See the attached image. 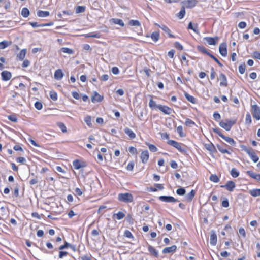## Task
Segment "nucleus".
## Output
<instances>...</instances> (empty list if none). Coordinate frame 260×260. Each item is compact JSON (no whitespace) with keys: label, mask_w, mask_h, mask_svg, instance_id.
Returning <instances> with one entry per match:
<instances>
[{"label":"nucleus","mask_w":260,"mask_h":260,"mask_svg":"<svg viewBox=\"0 0 260 260\" xmlns=\"http://www.w3.org/2000/svg\"><path fill=\"white\" fill-rule=\"evenodd\" d=\"M113 216H116V218L118 220H120L124 217L125 214L123 212L119 211L117 214H114Z\"/></svg>","instance_id":"nucleus-41"},{"label":"nucleus","mask_w":260,"mask_h":260,"mask_svg":"<svg viewBox=\"0 0 260 260\" xmlns=\"http://www.w3.org/2000/svg\"><path fill=\"white\" fill-rule=\"evenodd\" d=\"M222 206L225 208H227L229 206V203L228 199L226 198L223 201H222Z\"/></svg>","instance_id":"nucleus-62"},{"label":"nucleus","mask_w":260,"mask_h":260,"mask_svg":"<svg viewBox=\"0 0 260 260\" xmlns=\"http://www.w3.org/2000/svg\"><path fill=\"white\" fill-rule=\"evenodd\" d=\"M134 167V162L133 161L129 162L127 167L126 169L128 171H132Z\"/></svg>","instance_id":"nucleus-57"},{"label":"nucleus","mask_w":260,"mask_h":260,"mask_svg":"<svg viewBox=\"0 0 260 260\" xmlns=\"http://www.w3.org/2000/svg\"><path fill=\"white\" fill-rule=\"evenodd\" d=\"M84 121L86 122L87 125L90 127L92 126L91 117L90 116H87L84 118Z\"/></svg>","instance_id":"nucleus-43"},{"label":"nucleus","mask_w":260,"mask_h":260,"mask_svg":"<svg viewBox=\"0 0 260 260\" xmlns=\"http://www.w3.org/2000/svg\"><path fill=\"white\" fill-rule=\"evenodd\" d=\"M68 247H72V245L71 244L68 243L67 242H65L64 244L63 245L60 246L59 247V250H63L65 248H67Z\"/></svg>","instance_id":"nucleus-55"},{"label":"nucleus","mask_w":260,"mask_h":260,"mask_svg":"<svg viewBox=\"0 0 260 260\" xmlns=\"http://www.w3.org/2000/svg\"><path fill=\"white\" fill-rule=\"evenodd\" d=\"M149 106L151 109H153L156 108L158 109V105H157L156 102L153 101L152 99H151L149 102Z\"/></svg>","instance_id":"nucleus-35"},{"label":"nucleus","mask_w":260,"mask_h":260,"mask_svg":"<svg viewBox=\"0 0 260 260\" xmlns=\"http://www.w3.org/2000/svg\"><path fill=\"white\" fill-rule=\"evenodd\" d=\"M140 157L143 164L146 163L149 157L148 151L147 150L143 151L141 154Z\"/></svg>","instance_id":"nucleus-15"},{"label":"nucleus","mask_w":260,"mask_h":260,"mask_svg":"<svg viewBox=\"0 0 260 260\" xmlns=\"http://www.w3.org/2000/svg\"><path fill=\"white\" fill-rule=\"evenodd\" d=\"M156 25H157L165 32L167 33L170 37H171V38H175V36L171 34L170 29L167 26H166L165 25H159L157 24H156Z\"/></svg>","instance_id":"nucleus-20"},{"label":"nucleus","mask_w":260,"mask_h":260,"mask_svg":"<svg viewBox=\"0 0 260 260\" xmlns=\"http://www.w3.org/2000/svg\"><path fill=\"white\" fill-rule=\"evenodd\" d=\"M168 144L169 145L175 147V148H176L180 152H185V149L183 147H182L181 146L180 144L177 141H175L174 140H169L168 141Z\"/></svg>","instance_id":"nucleus-5"},{"label":"nucleus","mask_w":260,"mask_h":260,"mask_svg":"<svg viewBox=\"0 0 260 260\" xmlns=\"http://www.w3.org/2000/svg\"><path fill=\"white\" fill-rule=\"evenodd\" d=\"M174 46L176 48L180 50H182L183 49L182 45L178 42H176L175 43Z\"/></svg>","instance_id":"nucleus-61"},{"label":"nucleus","mask_w":260,"mask_h":260,"mask_svg":"<svg viewBox=\"0 0 260 260\" xmlns=\"http://www.w3.org/2000/svg\"><path fill=\"white\" fill-rule=\"evenodd\" d=\"M30 12L27 8H23L21 11V15L23 17L27 18L29 15Z\"/></svg>","instance_id":"nucleus-32"},{"label":"nucleus","mask_w":260,"mask_h":260,"mask_svg":"<svg viewBox=\"0 0 260 260\" xmlns=\"http://www.w3.org/2000/svg\"><path fill=\"white\" fill-rule=\"evenodd\" d=\"M177 247L176 245H172L170 247H165L162 250V253L164 254L173 253L176 251Z\"/></svg>","instance_id":"nucleus-14"},{"label":"nucleus","mask_w":260,"mask_h":260,"mask_svg":"<svg viewBox=\"0 0 260 260\" xmlns=\"http://www.w3.org/2000/svg\"><path fill=\"white\" fill-rule=\"evenodd\" d=\"M103 99V96L100 95L96 92H94V95L91 97V101L93 103L100 102Z\"/></svg>","instance_id":"nucleus-16"},{"label":"nucleus","mask_w":260,"mask_h":260,"mask_svg":"<svg viewBox=\"0 0 260 260\" xmlns=\"http://www.w3.org/2000/svg\"><path fill=\"white\" fill-rule=\"evenodd\" d=\"M73 165L75 169H79L85 166L84 163L81 162L79 160L76 159L73 161Z\"/></svg>","instance_id":"nucleus-22"},{"label":"nucleus","mask_w":260,"mask_h":260,"mask_svg":"<svg viewBox=\"0 0 260 260\" xmlns=\"http://www.w3.org/2000/svg\"><path fill=\"white\" fill-rule=\"evenodd\" d=\"M219 51L221 56L224 57L226 56L228 54V51L226 43L223 42L220 44L219 47Z\"/></svg>","instance_id":"nucleus-9"},{"label":"nucleus","mask_w":260,"mask_h":260,"mask_svg":"<svg viewBox=\"0 0 260 260\" xmlns=\"http://www.w3.org/2000/svg\"><path fill=\"white\" fill-rule=\"evenodd\" d=\"M124 235L126 237L129 238H133L134 237L133 235L132 234L131 232L128 230H125L124 233Z\"/></svg>","instance_id":"nucleus-58"},{"label":"nucleus","mask_w":260,"mask_h":260,"mask_svg":"<svg viewBox=\"0 0 260 260\" xmlns=\"http://www.w3.org/2000/svg\"><path fill=\"white\" fill-rule=\"evenodd\" d=\"M246 173L251 178L260 181V174H255L252 171H248Z\"/></svg>","instance_id":"nucleus-19"},{"label":"nucleus","mask_w":260,"mask_h":260,"mask_svg":"<svg viewBox=\"0 0 260 260\" xmlns=\"http://www.w3.org/2000/svg\"><path fill=\"white\" fill-rule=\"evenodd\" d=\"M159 199L161 201L167 203L176 202L178 201L177 199L174 198L173 197L167 196H161L159 197Z\"/></svg>","instance_id":"nucleus-7"},{"label":"nucleus","mask_w":260,"mask_h":260,"mask_svg":"<svg viewBox=\"0 0 260 260\" xmlns=\"http://www.w3.org/2000/svg\"><path fill=\"white\" fill-rule=\"evenodd\" d=\"M242 150L246 152V153L249 156L252 160L256 162L259 160L258 156L255 154L254 150L251 147H247L245 145H242L240 146Z\"/></svg>","instance_id":"nucleus-1"},{"label":"nucleus","mask_w":260,"mask_h":260,"mask_svg":"<svg viewBox=\"0 0 260 260\" xmlns=\"http://www.w3.org/2000/svg\"><path fill=\"white\" fill-rule=\"evenodd\" d=\"M124 131L131 139H133L136 137V134L130 128L126 127L124 128Z\"/></svg>","instance_id":"nucleus-18"},{"label":"nucleus","mask_w":260,"mask_h":260,"mask_svg":"<svg viewBox=\"0 0 260 260\" xmlns=\"http://www.w3.org/2000/svg\"><path fill=\"white\" fill-rule=\"evenodd\" d=\"M231 175L234 178H236L239 176V172L235 168H232L231 171Z\"/></svg>","instance_id":"nucleus-39"},{"label":"nucleus","mask_w":260,"mask_h":260,"mask_svg":"<svg viewBox=\"0 0 260 260\" xmlns=\"http://www.w3.org/2000/svg\"><path fill=\"white\" fill-rule=\"evenodd\" d=\"M236 122V119L226 120V122L221 121L219 123V125L224 129L229 131L231 129L232 126Z\"/></svg>","instance_id":"nucleus-3"},{"label":"nucleus","mask_w":260,"mask_h":260,"mask_svg":"<svg viewBox=\"0 0 260 260\" xmlns=\"http://www.w3.org/2000/svg\"><path fill=\"white\" fill-rule=\"evenodd\" d=\"M60 50L63 53L69 54H73L74 53V51L72 49L67 47H62Z\"/></svg>","instance_id":"nucleus-36"},{"label":"nucleus","mask_w":260,"mask_h":260,"mask_svg":"<svg viewBox=\"0 0 260 260\" xmlns=\"http://www.w3.org/2000/svg\"><path fill=\"white\" fill-rule=\"evenodd\" d=\"M203 40L210 45H215L219 40V37L217 36L215 37H206L204 38Z\"/></svg>","instance_id":"nucleus-8"},{"label":"nucleus","mask_w":260,"mask_h":260,"mask_svg":"<svg viewBox=\"0 0 260 260\" xmlns=\"http://www.w3.org/2000/svg\"><path fill=\"white\" fill-rule=\"evenodd\" d=\"M58 125L63 132L64 133L67 132L66 127L63 123L60 122L58 123Z\"/></svg>","instance_id":"nucleus-60"},{"label":"nucleus","mask_w":260,"mask_h":260,"mask_svg":"<svg viewBox=\"0 0 260 260\" xmlns=\"http://www.w3.org/2000/svg\"><path fill=\"white\" fill-rule=\"evenodd\" d=\"M63 76V74L61 69H58L55 71L54 73V78L56 80H60Z\"/></svg>","instance_id":"nucleus-24"},{"label":"nucleus","mask_w":260,"mask_h":260,"mask_svg":"<svg viewBox=\"0 0 260 260\" xmlns=\"http://www.w3.org/2000/svg\"><path fill=\"white\" fill-rule=\"evenodd\" d=\"M185 124L186 126L190 127H191L192 125H195L194 122L189 118L186 119Z\"/></svg>","instance_id":"nucleus-50"},{"label":"nucleus","mask_w":260,"mask_h":260,"mask_svg":"<svg viewBox=\"0 0 260 260\" xmlns=\"http://www.w3.org/2000/svg\"><path fill=\"white\" fill-rule=\"evenodd\" d=\"M158 109L160 110L161 112H162L164 114L167 115H170L172 111V109L170 107L167 106H163L161 105H158Z\"/></svg>","instance_id":"nucleus-11"},{"label":"nucleus","mask_w":260,"mask_h":260,"mask_svg":"<svg viewBox=\"0 0 260 260\" xmlns=\"http://www.w3.org/2000/svg\"><path fill=\"white\" fill-rule=\"evenodd\" d=\"M85 6H79L76 7L75 11L77 14H79L84 12L85 10Z\"/></svg>","instance_id":"nucleus-40"},{"label":"nucleus","mask_w":260,"mask_h":260,"mask_svg":"<svg viewBox=\"0 0 260 260\" xmlns=\"http://www.w3.org/2000/svg\"><path fill=\"white\" fill-rule=\"evenodd\" d=\"M221 138L223 139L226 142L232 145H234L236 143L235 141L231 138L222 135Z\"/></svg>","instance_id":"nucleus-28"},{"label":"nucleus","mask_w":260,"mask_h":260,"mask_svg":"<svg viewBox=\"0 0 260 260\" xmlns=\"http://www.w3.org/2000/svg\"><path fill=\"white\" fill-rule=\"evenodd\" d=\"M11 44V42L4 40L0 42V49H4Z\"/></svg>","instance_id":"nucleus-26"},{"label":"nucleus","mask_w":260,"mask_h":260,"mask_svg":"<svg viewBox=\"0 0 260 260\" xmlns=\"http://www.w3.org/2000/svg\"><path fill=\"white\" fill-rule=\"evenodd\" d=\"M245 123L247 124H250L251 123V117L249 113H247L246 115Z\"/></svg>","instance_id":"nucleus-48"},{"label":"nucleus","mask_w":260,"mask_h":260,"mask_svg":"<svg viewBox=\"0 0 260 260\" xmlns=\"http://www.w3.org/2000/svg\"><path fill=\"white\" fill-rule=\"evenodd\" d=\"M183 7L187 8H192L197 4V0H185L182 2Z\"/></svg>","instance_id":"nucleus-6"},{"label":"nucleus","mask_w":260,"mask_h":260,"mask_svg":"<svg viewBox=\"0 0 260 260\" xmlns=\"http://www.w3.org/2000/svg\"><path fill=\"white\" fill-rule=\"evenodd\" d=\"M251 111L254 118L256 120H260V107L258 105H251Z\"/></svg>","instance_id":"nucleus-4"},{"label":"nucleus","mask_w":260,"mask_h":260,"mask_svg":"<svg viewBox=\"0 0 260 260\" xmlns=\"http://www.w3.org/2000/svg\"><path fill=\"white\" fill-rule=\"evenodd\" d=\"M177 132L178 133L179 136L181 137H183L185 136V135L183 132V128L182 126H178L177 128Z\"/></svg>","instance_id":"nucleus-52"},{"label":"nucleus","mask_w":260,"mask_h":260,"mask_svg":"<svg viewBox=\"0 0 260 260\" xmlns=\"http://www.w3.org/2000/svg\"><path fill=\"white\" fill-rule=\"evenodd\" d=\"M185 96L186 98V99L188 101L190 102L191 103H192L193 104H195L196 103V100L195 98L189 95V94L185 93Z\"/></svg>","instance_id":"nucleus-33"},{"label":"nucleus","mask_w":260,"mask_h":260,"mask_svg":"<svg viewBox=\"0 0 260 260\" xmlns=\"http://www.w3.org/2000/svg\"><path fill=\"white\" fill-rule=\"evenodd\" d=\"M217 148L218 150L222 153L231 154V153L227 149H224L222 146L220 145H217Z\"/></svg>","instance_id":"nucleus-47"},{"label":"nucleus","mask_w":260,"mask_h":260,"mask_svg":"<svg viewBox=\"0 0 260 260\" xmlns=\"http://www.w3.org/2000/svg\"><path fill=\"white\" fill-rule=\"evenodd\" d=\"M129 152L132 154H136L137 153V149L133 146H131L128 149Z\"/></svg>","instance_id":"nucleus-63"},{"label":"nucleus","mask_w":260,"mask_h":260,"mask_svg":"<svg viewBox=\"0 0 260 260\" xmlns=\"http://www.w3.org/2000/svg\"><path fill=\"white\" fill-rule=\"evenodd\" d=\"M210 180L214 182H218L219 181L218 177L215 174H212L210 177Z\"/></svg>","instance_id":"nucleus-45"},{"label":"nucleus","mask_w":260,"mask_h":260,"mask_svg":"<svg viewBox=\"0 0 260 260\" xmlns=\"http://www.w3.org/2000/svg\"><path fill=\"white\" fill-rule=\"evenodd\" d=\"M195 191L194 190H191V191L188 193L185 197V200L187 202H191L195 196Z\"/></svg>","instance_id":"nucleus-25"},{"label":"nucleus","mask_w":260,"mask_h":260,"mask_svg":"<svg viewBox=\"0 0 260 260\" xmlns=\"http://www.w3.org/2000/svg\"><path fill=\"white\" fill-rule=\"evenodd\" d=\"M111 23H113L115 24H118L122 27L124 26V23L121 19L118 18H112L110 20Z\"/></svg>","instance_id":"nucleus-23"},{"label":"nucleus","mask_w":260,"mask_h":260,"mask_svg":"<svg viewBox=\"0 0 260 260\" xmlns=\"http://www.w3.org/2000/svg\"><path fill=\"white\" fill-rule=\"evenodd\" d=\"M188 29H190L193 30L196 33L198 34V29L197 27V24H195L194 26L192 25V23L191 22H190L188 25Z\"/></svg>","instance_id":"nucleus-37"},{"label":"nucleus","mask_w":260,"mask_h":260,"mask_svg":"<svg viewBox=\"0 0 260 260\" xmlns=\"http://www.w3.org/2000/svg\"><path fill=\"white\" fill-rule=\"evenodd\" d=\"M2 80L4 81H8L12 77L11 73L7 71H4L1 73Z\"/></svg>","instance_id":"nucleus-13"},{"label":"nucleus","mask_w":260,"mask_h":260,"mask_svg":"<svg viewBox=\"0 0 260 260\" xmlns=\"http://www.w3.org/2000/svg\"><path fill=\"white\" fill-rule=\"evenodd\" d=\"M205 147L208 150L211 152H214L215 150V148L212 144H206Z\"/></svg>","instance_id":"nucleus-42"},{"label":"nucleus","mask_w":260,"mask_h":260,"mask_svg":"<svg viewBox=\"0 0 260 260\" xmlns=\"http://www.w3.org/2000/svg\"><path fill=\"white\" fill-rule=\"evenodd\" d=\"M129 24L131 26H140V23L138 20H131L129 22Z\"/></svg>","instance_id":"nucleus-53"},{"label":"nucleus","mask_w":260,"mask_h":260,"mask_svg":"<svg viewBox=\"0 0 260 260\" xmlns=\"http://www.w3.org/2000/svg\"><path fill=\"white\" fill-rule=\"evenodd\" d=\"M209 56L212 58L214 60H215L220 67H222V64L219 61V60L215 57L212 54H209Z\"/></svg>","instance_id":"nucleus-59"},{"label":"nucleus","mask_w":260,"mask_h":260,"mask_svg":"<svg viewBox=\"0 0 260 260\" xmlns=\"http://www.w3.org/2000/svg\"><path fill=\"white\" fill-rule=\"evenodd\" d=\"M186 190L184 188L181 187L177 189L176 193L178 195L183 196L185 194Z\"/></svg>","instance_id":"nucleus-44"},{"label":"nucleus","mask_w":260,"mask_h":260,"mask_svg":"<svg viewBox=\"0 0 260 260\" xmlns=\"http://www.w3.org/2000/svg\"><path fill=\"white\" fill-rule=\"evenodd\" d=\"M236 185L234 181H228L225 185H221L222 188H225L229 191H232L235 188Z\"/></svg>","instance_id":"nucleus-10"},{"label":"nucleus","mask_w":260,"mask_h":260,"mask_svg":"<svg viewBox=\"0 0 260 260\" xmlns=\"http://www.w3.org/2000/svg\"><path fill=\"white\" fill-rule=\"evenodd\" d=\"M26 49H23L20 51V52L17 55V58L19 60H23L26 55Z\"/></svg>","instance_id":"nucleus-21"},{"label":"nucleus","mask_w":260,"mask_h":260,"mask_svg":"<svg viewBox=\"0 0 260 260\" xmlns=\"http://www.w3.org/2000/svg\"><path fill=\"white\" fill-rule=\"evenodd\" d=\"M149 251L155 257H157L158 256V253L156 250L152 246L149 245L148 246Z\"/></svg>","instance_id":"nucleus-30"},{"label":"nucleus","mask_w":260,"mask_h":260,"mask_svg":"<svg viewBox=\"0 0 260 260\" xmlns=\"http://www.w3.org/2000/svg\"><path fill=\"white\" fill-rule=\"evenodd\" d=\"M151 38L152 39L155 41V42H156L158 40L159 38V33L157 31H155V32H153L152 34H151Z\"/></svg>","instance_id":"nucleus-38"},{"label":"nucleus","mask_w":260,"mask_h":260,"mask_svg":"<svg viewBox=\"0 0 260 260\" xmlns=\"http://www.w3.org/2000/svg\"><path fill=\"white\" fill-rule=\"evenodd\" d=\"M147 145L151 151L154 152L157 151V148L154 145L150 144H147Z\"/></svg>","instance_id":"nucleus-51"},{"label":"nucleus","mask_w":260,"mask_h":260,"mask_svg":"<svg viewBox=\"0 0 260 260\" xmlns=\"http://www.w3.org/2000/svg\"><path fill=\"white\" fill-rule=\"evenodd\" d=\"M35 108L40 110L41 109H42V107H43V106H42V104L41 102H39V101H37L35 103Z\"/></svg>","instance_id":"nucleus-56"},{"label":"nucleus","mask_w":260,"mask_h":260,"mask_svg":"<svg viewBox=\"0 0 260 260\" xmlns=\"http://www.w3.org/2000/svg\"><path fill=\"white\" fill-rule=\"evenodd\" d=\"M210 242L211 245L214 246L217 243V235L214 230L211 231Z\"/></svg>","instance_id":"nucleus-12"},{"label":"nucleus","mask_w":260,"mask_h":260,"mask_svg":"<svg viewBox=\"0 0 260 260\" xmlns=\"http://www.w3.org/2000/svg\"><path fill=\"white\" fill-rule=\"evenodd\" d=\"M49 11H43L42 10H39L37 12V15L40 17H46L49 15Z\"/></svg>","instance_id":"nucleus-27"},{"label":"nucleus","mask_w":260,"mask_h":260,"mask_svg":"<svg viewBox=\"0 0 260 260\" xmlns=\"http://www.w3.org/2000/svg\"><path fill=\"white\" fill-rule=\"evenodd\" d=\"M238 70L240 74H244L245 71V65L244 64L240 65L238 67Z\"/></svg>","instance_id":"nucleus-54"},{"label":"nucleus","mask_w":260,"mask_h":260,"mask_svg":"<svg viewBox=\"0 0 260 260\" xmlns=\"http://www.w3.org/2000/svg\"><path fill=\"white\" fill-rule=\"evenodd\" d=\"M219 79L220 80V85L223 86H226L228 85L227 79L225 75L221 73L219 75Z\"/></svg>","instance_id":"nucleus-17"},{"label":"nucleus","mask_w":260,"mask_h":260,"mask_svg":"<svg viewBox=\"0 0 260 260\" xmlns=\"http://www.w3.org/2000/svg\"><path fill=\"white\" fill-rule=\"evenodd\" d=\"M252 56L255 59H260V53L258 51H255L253 52Z\"/></svg>","instance_id":"nucleus-64"},{"label":"nucleus","mask_w":260,"mask_h":260,"mask_svg":"<svg viewBox=\"0 0 260 260\" xmlns=\"http://www.w3.org/2000/svg\"><path fill=\"white\" fill-rule=\"evenodd\" d=\"M185 14V9L184 7H182L180 11L178 13L177 17L179 19H182L184 17V15Z\"/></svg>","instance_id":"nucleus-34"},{"label":"nucleus","mask_w":260,"mask_h":260,"mask_svg":"<svg viewBox=\"0 0 260 260\" xmlns=\"http://www.w3.org/2000/svg\"><path fill=\"white\" fill-rule=\"evenodd\" d=\"M86 37H87L100 38H101V35L100 33L92 32V33L87 35Z\"/></svg>","instance_id":"nucleus-49"},{"label":"nucleus","mask_w":260,"mask_h":260,"mask_svg":"<svg viewBox=\"0 0 260 260\" xmlns=\"http://www.w3.org/2000/svg\"><path fill=\"white\" fill-rule=\"evenodd\" d=\"M251 196L256 197L260 196V189H253L249 191Z\"/></svg>","instance_id":"nucleus-29"},{"label":"nucleus","mask_w":260,"mask_h":260,"mask_svg":"<svg viewBox=\"0 0 260 260\" xmlns=\"http://www.w3.org/2000/svg\"><path fill=\"white\" fill-rule=\"evenodd\" d=\"M51 99L53 101H56L57 99V94L54 91H51L49 93Z\"/></svg>","instance_id":"nucleus-46"},{"label":"nucleus","mask_w":260,"mask_h":260,"mask_svg":"<svg viewBox=\"0 0 260 260\" xmlns=\"http://www.w3.org/2000/svg\"><path fill=\"white\" fill-rule=\"evenodd\" d=\"M197 49L201 52L204 54H206L208 56H209V54H211V53L206 49V48L203 46H198Z\"/></svg>","instance_id":"nucleus-31"},{"label":"nucleus","mask_w":260,"mask_h":260,"mask_svg":"<svg viewBox=\"0 0 260 260\" xmlns=\"http://www.w3.org/2000/svg\"><path fill=\"white\" fill-rule=\"evenodd\" d=\"M118 199L120 202L124 203H131L133 201V196L130 193H119L118 195Z\"/></svg>","instance_id":"nucleus-2"}]
</instances>
